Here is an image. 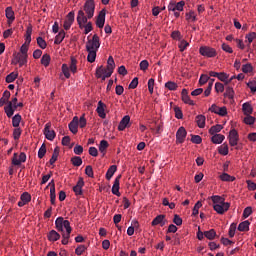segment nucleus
I'll use <instances>...</instances> for the list:
<instances>
[{
    "label": "nucleus",
    "instance_id": "f257e3e1",
    "mask_svg": "<svg viewBox=\"0 0 256 256\" xmlns=\"http://www.w3.org/2000/svg\"><path fill=\"white\" fill-rule=\"evenodd\" d=\"M185 7V1H180V2H173L171 1L168 4V11L169 13H173L174 17L176 19H179L181 17V11H183V8Z\"/></svg>",
    "mask_w": 256,
    "mask_h": 256
},
{
    "label": "nucleus",
    "instance_id": "f03ea898",
    "mask_svg": "<svg viewBox=\"0 0 256 256\" xmlns=\"http://www.w3.org/2000/svg\"><path fill=\"white\" fill-rule=\"evenodd\" d=\"M55 226L57 231H60L61 233H64L63 229H66L67 233H71L72 231L71 222H69V220H65L63 217H58L55 220Z\"/></svg>",
    "mask_w": 256,
    "mask_h": 256
},
{
    "label": "nucleus",
    "instance_id": "7ed1b4c3",
    "mask_svg": "<svg viewBox=\"0 0 256 256\" xmlns=\"http://www.w3.org/2000/svg\"><path fill=\"white\" fill-rule=\"evenodd\" d=\"M101 47V42L99 39V35L94 34L92 39H88L86 43V51H99Z\"/></svg>",
    "mask_w": 256,
    "mask_h": 256
},
{
    "label": "nucleus",
    "instance_id": "20e7f679",
    "mask_svg": "<svg viewBox=\"0 0 256 256\" xmlns=\"http://www.w3.org/2000/svg\"><path fill=\"white\" fill-rule=\"evenodd\" d=\"M83 10L88 15V19H93L95 15V0H86Z\"/></svg>",
    "mask_w": 256,
    "mask_h": 256
},
{
    "label": "nucleus",
    "instance_id": "39448f33",
    "mask_svg": "<svg viewBox=\"0 0 256 256\" xmlns=\"http://www.w3.org/2000/svg\"><path fill=\"white\" fill-rule=\"evenodd\" d=\"M199 53L200 55H202L203 57H216L217 56V50H215L212 47L209 46H202L199 49Z\"/></svg>",
    "mask_w": 256,
    "mask_h": 256
},
{
    "label": "nucleus",
    "instance_id": "423d86ee",
    "mask_svg": "<svg viewBox=\"0 0 256 256\" xmlns=\"http://www.w3.org/2000/svg\"><path fill=\"white\" fill-rule=\"evenodd\" d=\"M25 161H27V154L25 152H21L20 155L17 153L13 154L12 165L19 166L21 163H25Z\"/></svg>",
    "mask_w": 256,
    "mask_h": 256
},
{
    "label": "nucleus",
    "instance_id": "0eeeda50",
    "mask_svg": "<svg viewBox=\"0 0 256 256\" xmlns=\"http://www.w3.org/2000/svg\"><path fill=\"white\" fill-rule=\"evenodd\" d=\"M229 207H231V204L229 202L222 203V204H213V209L218 213V215H223V213H226V211H229Z\"/></svg>",
    "mask_w": 256,
    "mask_h": 256
},
{
    "label": "nucleus",
    "instance_id": "6e6552de",
    "mask_svg": "<svg viewBox=\"0 0 256 256\" xmlns=\"http://www.w3.org/2000/svg\"><path fill=\"white\" fill-rule=\"evenodd\" d=\"M75 22V12L71 11L67 14L66 20L64 21L63 27L65 31H69L71 29V25Z\"/></svg>",
    "mask_w": 256,
    "mask_h": 256
},
{
    "label": "nucleus",
    "instance_id": "1a4fd4ad",
    "mask_svg": "<svg viewBox=\"0 0 256 256\" xmlns=\"http://www.w3.org/2000/svg\"><path fill=\"white\" fill-rule=\"evenodd\" d=\"M18 99L16 96H12V100L8 102L7 106L4 107V111L9 119L13 117V105L17 103Z\"/></svg>",
    "mask_w": 256,
    "mask_h": 256
},
{
    "label": "nucleus",
    "instance_id": "9d476101",
    "mask_svg": "<svg viewBox=\"0 0 256 256\" xmlns=\"http://www.w3.org/2000/svg\"><path fill=\"white\" fill-rule=\"evenodd\" d=\"M107 15V10L102 9L98 16L96 17V26L98 29H103L105 27V16Z\"/></svg>",
    "mask_w": 256,
    "mask_h": 256
},
{
    "label": "nucleus",
    "instance_id": "9b49d317",
    "mask_svg": "<svg viewBox=\"0 0 256 256\" xmlns=\"http://www.w3.org/2000/svg\"><path fill=\"white\" fill-rule=\"evenodd\" d=\"M44 135L48 141H53L55 137H57V134L55 133V130H51V123H46L44 127Z\"/></svg>",
    "mask_w": 256,
    "mask_h": 256
},
{
    "label": "nucleus",
    "instance_id": "f8f14e48",
    "mask_svg": "<svg viewBox=\"0 0 256 256\" xmlns=\"http://www.w3.org/2000/svg\"><path fill=\"white\" fill-rule=\"evenodd\" d=\"M151 225L152 227H157V225H160V227H165V225H167V219H165V215L160 214L156 216L151 222Z\"/></svg>",
    "mask_w": 256,
    "mask_h": 256
},
{
    "label": "nucleus",
    "instance_id": "ddd939ff",
    "mask_svg": "<svg viewBox=\"0 0 256 256\" xmlns=\"http://www.w3.org/2000/svg\"><path fill=\"white\" fill-rule=\"evenodd\" d=\"M228 139L231 147H236L237 143H239V133L237 132V130L232 129L230 131Z\"/></svg>",
    "mask_w": 256,
    "mask_h": 256
},
{
    "label": "nucleus",
    "instance_id": "4468645a",
    "mask_svg": "<svg viewBox=\"0 0 256 256\" xmlns=\"http://www.w3.org/2000/svg\"><path fill=\"white\" fill-rule=\"evenodd\" d=\"M187 137V130L185 127H180L176 132V143H185V138Z\"/></svg>",
    "mask_w": 256,
    "mask_h": 256
},
{
    "label": "nucleus",
    "instance_id": "2eb2a0df",
    "mask_svg": "<svg viewBox=\"0 0 256 256\" xmlns=\"http://www.w3.org/2000/svg\"><path fill=\"white\" fill-rule=\"evenodd\" d=\"M69 131L73 133V135H77L79 131V117L75 116L72 121L68 124Z\"/></svg>",
    "mask_w": 256,
    "mask_h": 256
},
{
    "label": "nucleus",
    "instance_id": "dca6fc26",
    "mask_svg": "<svg viewBox=\"0 0 256 256\" xmlns=\"http://www.w3.org/2000/svg\"><path fill=\"white\" fill-rule=\"evenodd\" d=\"M105 109H107V105L103 103V101H99L98 106L96 108V113H98V116L101 119H105V117H107V114L105 113Z\"/></svg>",
    "mask_w": 256,
    "mask_h": 256
},
{
    "label": "nucleus",
    "instance_id": "f3484780",
    "mask_svg": "<svg viewBox=\"0 0 256 256\" xmlns=\"http://www.w3.org/2000/svg\"><path fill=\"white\" fill-rule=\"evenodd\" d=\"M130 122H131V117L129 115L124 116L118 125V131H125V129L129 127Z\"/></svg>",
    "mask_w": 256,
    "mask_h": 256
},
{
    "label": "nucleus",
    "instance_id": "a211bd4d",
    "mask_svg": "<svg viewBox=\"0 0 256 256\" xmlns=\"http://www.w3.org/2000/svg\"><path fill=\"white\" fill-rule=\"evenodd\" d=\"M85 185V181L83 178H79L77 184L73 187V191L75 195H83V187Z\"/></svg>",
    "mask_w": 256,
    "mask_h": 256
},
{
    "label": "nucleus",
    "instance_id": "6ab92c4d",
    "mask_svg": "<svg viewBox=\"0 0 256 256\" xmlns=\"http://www.w3.org/2000/svg\"><path fill=\"white\" fill-rule=\"evenodd\" d=\"M121 181V175L117 176L114 180V184L112 186V193L117 197H121V192H119V183Z\"/></svg>",
    "mask_w": 256,
    "mask_h": 256
},
{
    "label": "nucleus",
    "instance_id": "aec40b11",
    "mask_svg": "<svg viewBox=\"0 0 256 256\" xmlns=\"http://www.w3.org/2000/svg\"><path fill=\"white\" fill-rule=\"evenodd\" d=\"M6 19H8V24L11 25L15 21V11L11 6L7 7L5 10Z\"/></svg>",
    "mask_w": 256,
    "mask_h": 256
},
{
    "label": "nucleus",
    "instance_id": "412c9836",
    "mask_svg": "<svg viewBox=\"0 0 256 256\" xmlns=\"http://www.w3.org/2000/svg\"><path fill=\"white\" fill-rule=\"evenodd\" d=\"M10 98H11V92H9V90H5L3 92L2 97L0 98V107H3V105H9Z\"/></svg>",
    "mask_w": 256,
    "mask_h": 256
},
{
    "label": "nucleus",
    "instance_id": "4be33fe9",
    "mask_svg": "<svg viewBox=\"0 0 256 256\" xmlns=\"http://www.w3.org/2000/svg\"><path fill=\"white\" fill-rule=\"evenodd\" d=\"M181 95L182 101L184 103H186L187 105H195V102H193V100H191V97H189V92L187 91V89H183Z\"/></svg>",
    "mask_w": 256,
    "mask_h": 256
},
{
    "label": "nucleus",
    "instance_id": "5701e85b",
    "mask_svg": "<svg viewBox=\"0 0 256 256\" xmlns=\"http://www.w3.org/2000/svg\"><path fill=\"white\" fill-rule=\"evenodd\" d=\"M47 238H48V241L55 243V241H59V239H61V235L57 231L51 230L48 233Z\"/></svg>",
    "mask_w": 256,
    "mask_h": 256
},
{
    "label": "nucleus",
    "instance_id": "b1692460",
    "mask_svg": "<svg viewBox=\"0 0 256 256\" xmlns=\"http://www.w3.org/2000/svg\"><path fill=\"white\" fill-rule=\"evenodd\" d=\"M107 69L109 70L107 76L113 75V71H115V60L113 59V56H109L108 58Z\"/></svg>",
    "mask_w": 256,
    "mask_h": 256
},
{
    "label": "nucleus",
    "instance_id": "393cba45",
    "mask_svg": "<svg viewBox=\"0 0 256 256\" xmlns=\"http://www.w3.org/2000/svg\"><path fill=\"white\" fill-rule=\"evenodd\" d=\"M50 202H51V205H55V199L57 197V195L55 194V181L52 180L50 182Z\"/></svg>",
    "mask_w": 256,
    "mask_h": 256
},
{
    "label": "nucleus",
    "instance_id": "a878e982",
    "mask_svg": "<svg viewBox=\"0 0 256 256\" xmlns=\"http://www.w3.org/2000/svg\"><path fill=\"white\" fill-rule=\"evenodd\" d=\"M117 173V165H112L106 172V179L111 181L112 177Z\"/></svg>",
    "mask_w": 256,
    "mask_h": 256
},
{
    "label": "nucleus",
    "instance_id": "bb28decb",
    "mask_svg": "<svg viewBox=\"0 0 256 256\" xmlns=\"http://www.w3.org/2000/svg\"><path fill=\"white\" fill-rule=\"evenodd\" d=\"M83 19H85V11L79 10L77 14L76 21L78 23L79 29H83Z\"/></svg>",
    "mask_w": 256,
    "mask_h": 256
},
{
    "label": "nucleus",
    "instance_id": "cd10ccee",
    "mask_svg": "<svg viewBox=\"0 0 256 256\" xmlns=\"http://www.w3.org/2000/svg\"><path fill=\"white\" fill-rule=\"evenodd\" d=\"M212 143L215 145L221 144L222 141H225V135L223 134H214L211 138Z\"/></svg>",
    "mask_w": 256,
    "mask_h": 256
},
{
    "label": "nucleus",
    "instance_id": "c85d7f7f",
    "mask_svg": "<svg viewBox=\"0 0 256 256\" xmlns=\"http://www.w3.org/2000/svg\"><path fill=\"white\" fill-rule=\"evenodd\" d=\"M27 57L28 55H22L21 53H17V62L19 67H23V65H27Z\"/></svg>",
    "mask_w": 256,
    "mask_h": 256
},
{
    "label": "nucleus",
    "instance_id": "c756f323",
    "mask_svg": "<svg viewBox=\"0 0 256 256\" xmlns=\"http://www.w3.org/2000/svg\"><path fill=\"white\" fill-rule=\"evenodd\" d=\"M63 39H65V30H61L58 35L55 37L54 44L61 45L63 43Z\"/></svg>",
    "mask_w": 256,
    "mask_h": 256
},
{
    "label": "nucleus",
    "instance_id": "7c9ffc66",
    "mask_svg": "<svg viewBox=\"0 0 256 256\" xmlns=\"http://www.w3.org/2000/svg\"><path fill=\"white\" fill-rule=\"evenodd\" d=\"M242 111L244 115H251V113H253V107L250 103L246 102L242 105Z\"/></svg>",
    "mask_w": 256,
    "mask_h": 256
},
{
    "label": "nucleus",
    "instance_id": "2f4dec72",
    "mask_svg": "<svg viewBox=\"0 0 256 256\" xmlns=\"http://www.w3.org/2000/svg\"><path fill=\"white\" fill-rule=\"evenodd\" d=\"M22 119H23V118L21 117L20 114L14 115V116L12 117V126H13L14 128L19 127V125H21Z\"/></svg>",
    "mask_w": 256,
    "mask_h": 256
},
{
    "label": "nucleus",
    "instance_id": "473e14b6",
    "mask_svg": "<svg viewBox=\"0 0 256 256\" xmlns=\"http://www.w3.org/2000/svg\"><path fill=\"white\" fill-rule=\"evenodd\" d=\"M204 237H206V239H209V241H213V239L217 237V232H215V229H210L209 231L204 232Z\"/></svg>",
    "mask_w": 256,
    "mask_h": 256
},
{
    "label": "nucleus",
    "instance_id": "72a5a7b5",
    "mask_svg": "<svg viewBox=\"0 0 256 256\" xmlns=\"http://www.w3.org/2000/svg\"><path fill=\"white\" fill-rule=\"evenodd\" d=\"M87 52H88V56H87L88 63H95V59H97V51L87 50Z\"/></svg>",
    "mask_w": 256,
    "mask_h": 256
},
{
    "label": "nucleus",
    "instance_id": "f704fd0d",
    "mask_svg": "<svg viewBox=\"0 0 256 256\" xmlns=\"http://www.w3.org/2000/svg\"><path fill=\"white\" fill-rule=\"evenodd\" d=\"M205 116L204 115H198L196 116V123L200 129L205 128Z\"/></svg>",
    "mask_w": 256,
    "mask_h": 256
},
{
    "label": "nucleus",
    "instance_id": "c9c22d12",
    "mask_svg": "<svg viewBox=\"0 0 256 256\" xmlns=\"http://www.w3.org/2000/svg\"><path fill=\"white\" fill-rule=\"evenodd\" d=\"M186 15V21H191L192 23H195L197 21V14H195V11L190 10Z\"/></svg>",
    "mask_w": 256,
    "mask_h": 256
},
{
    "label": "nucleus",
    "instance_id": "e433bc0d",
    "mask_svg": "<svg viewBox=\"0 0 256 256\" xmlns=\"http://www.w3.org/2000/svg\"><path fill=\"white\" fill-rule=\"evenodd\" d=\"M250 225L251 223L248 220H245L238 225V231H249Z\"/></svg>",
    "mask_w": 256,
    "mask_h": 256
},
{
    "label": "nucleus",
    "instance_id": "4c0bfd02",
    "mask_svg": "<svg viewBox=\"0 0 256 256\" xmlns=\"http://www.w3.org/2000/svg\"><path fill=\"white\" fill-rule=\"evenodd\" d=\"M32 33H33V27L32 26H28L27 30H26V35H25V37H26V41H25L26 45H31V35H32Z\"/></svg>",
    "mask_w": 256,
    "mask_h": 256
},
{
    "label": "nucleus",
    "instance_id": "58836bf2",
    "mask_svg": "<svg viewBox=\"0 0 256 256\" xmlns=\"http://www.w3.org/2000/svg\"><path fill=\"white\" fill-rule=\"evenodd\" d=\"M222 129H223V126L221 124H217L215 126H212L209 129V133H210V135H217V133H220V131H222Z\"/></svg>",
    "mask_w": 256,
    "mask_h": 256
},
{
    "label": "nucleus",
    "instance_id": "ea45409f",
    "mask_svg": "<svg viewBox=\"0 0 256 256\" xmlns=\"http://www.w3.org/2000/svg\"><path fill=\"white\" fill-rule=\"evenodd\" d=\"M51 63V56L49 54H44L41 58V65L44 67H49V64Z\"/></svg>",
    "mask_w": 256,
    "mask_h": 256
},
{
    "label": "nucleus",
    "instance_id": "a19ab883",
    "mask_svg": "<svg viewBox=\"0 0 256 256\" xmlns=\"http://www.w3.org/2000/svg\"><path fill=\"white\" fill-rule=\"evenodd\" d=\"M218 153L220 154V155H229V146L226 144V143H224V144H222L219 148H218Z\"/></svg>",
    "mask_w": 256,
    "mask_h": 256
},
{
    "label": "nucleus",
    "instance_id": "79ce46f5",
    "mask_svg": "<svg viewBox=\"0 0 256 256\" xmlns=\"http://www.w3.org/2000/svg\"><path fill=\"white\" fill-rule=\"evenodd\" d=\"M71 163L74 167H81V165H83V159L79 156H74L71 158Z\"/></svg>",
    "mask_w": 256,
    "mask_h": 256
},
{
    "label": "nucleus",
    "instance_id": "37998d69",
    "mask_svg": "<svg viewBox=\"0 0 256 256\" xmlns=\"http://www.w3.org/2000/svg\"><path fill=\"white\" fill-rule=\"evenodd\" d=\"M71 73H77V59L75 57H71L70 66H68Z\"/></svg>",
    "mask_w": 256,
    "mask_h": 256
},
{
    "label": "nucleus",
    "instance_id": "c03bdc74",
    "mask_svg": "<svg viewBox=\"0 0 256 256\" xmlns=\"http://www.w3.org/2000/svg\"><path fill=\"white\" fill-rule=\"evenodd\" d=\"M58 157H59V147H56L54 149L52 157L49 160L50 165H54V163L57 161Z\"/></svg>",
    "mask_w": 256,
    "mask_h": 256
},
{
    "label": "nucleus",
    "instance_id": "a18cd8bd",
    "mask_svg": "<svg viewBox=\"0 0 256 256\" xmlns=\"http://www.w3.org/2000/svg\"><path fill=\"white\" fill-rule=\"evenodd\" d=\"M108 147H109V142H107V140L100 141V145H99L100 153H103V155H105V151H107Z\"/></svg>",
    "mask_w": 256,
    "mask_h": 256
},
{
    "label": "nucleus",
    "instance_id": "49530a36",
    "mask_svg": "<svg viewBox=\"0 0 256 256\" xmlns=\"http://www.w3.org/2000/svg\"><path fill=\"white\" fill-rule=\"evenodd\" d=\"M234 95L235 91L233 90V88L231 86H227L224 97H228V99H233Z\"/></svg>",
    "mask_w": 256,
    "mask_h": 256
},
{
    "label": "nucleus",
    "instance_id": "de8ad7c7",
    "mask_svg": "<svg viewBox=\"0 0 256 256\" xmlns=\"http://www.w3.org/2000/svg\"><path fill=\"white\" fill-rule=\"evenodd\" d=\"M166 89H169V91H177V88L179 87L177 83L173 81H168L165 83Z\"/></svg>",
    "mask_w": 256,
    "mask_h": 256
},
{
    "label": "nucleus",
    "instance_id": "09e8293b",
    "mask_svg": "<svg viewBox=\"0 0 256 256\" xmlns=\"http://www.w3.org/2000/svg\"><path fill=\"white\" fill-rule=\"evenodd\" d=\"M211 199L214 205H221L223 203H227L225 202V199H223L221 196H212Z\"/></svg>",
    "mask_w": 256,
    "mask_h": 256
},
{
    "label": "nucleus",
    "instance_id": "8fccbe9b",
    "mask_svg": "<svg viewBox=\"0 0 256 256\" xmlns=\"http://www.w3.org/2000/svg\"><path fill=\"white\" fill-rule=\"evenodd\" d=\"M46 153H47V146L45 145V143H43L38 150L39 159H43V157H45Z\"/></svg>",
    "mask_w": 256,
    "mask_h": 256
},
{
    "label": "nucleus",
    "instance_id": "3c124183",
    "mask_svg": "<svg viewBox=\"0 0 256 256\" xmlns=\"http://www.w3.org/2000/svg\"><path fill=\"white\" fill-rule=\"evenodd\" d=\"M17 77H19L18 73L11 72L10 74H8L6 76V83H13V81H15V79H17Z\"/></svg>",
    "mask_w": 256,
    "mask_h": 256
},
{
    "label": "nucleus",
    "instance_id": "603ef678",
    "mask_svg": "<svg viewBox=\"0 0 256 256\" xmlns=\"http://www.w3.org/2000/svg\"><path fill=\"white\" fill-rule=\"evenodd\" d=\"M21 133H23V130L20 127H17L13 130V138L15 141H19L21 138Z\"/></svg>",
    "mask_w": 256,
    "mask_h": 256
},
{
    "label": "nucleus",
    "instance_id": "864d4df0",
    "mask_svg": "<svg viewBox=\"0 0 256 256\" xmlns=\"http://www.w3.org/2000/svg\"><path fill=\"white\" fill-rule=\"evenodd\" d=\"M69 71H71L69 65L62 64V73L66 77V79H69L71 77V73Z\"/></svg>",
    "mask_w": 256,
    "mask_h": 256
},
{
    "label": "nucleus",
    "instance_id": "5fc2aeb1",
    "mask_svg": "<svg viewBox=\"0 0 256 256\" xmlns=\"http://www.w3.org/2000/svg\"><path fill=\"white\" fill-rule=\"evenodd\" d=\"M220 179L221 181H227V182L235 181V177L229 175L228 173H223L222 175H220Z\"/></svg>",
    "mask_w": 256,
    "mask_h": 256
},
{
    "label": "nucleus",
    "instance_id": "6e6d98bb",
    "mask_svg": "<svg viewBox=\"0 0 256 256\" xmlns=\"http://www.w3.org/2000/svg\"><path fill=\"white\" fill-rule=\"evenodd\" d=\"M87 126V119L85 118V114H83L80 119L78 118V127L80 129H84Z\"/></svg>",
    "mask_w": 256,
    "mask_h": 256
},
{
    "label": "nucleus",
    "instance_id": "4d7b16f0",
    "mask_svg": "<svg viewBox=\"0 0 256 256\" xmlns=\"http://www.w3.org/2000/svg\"><path fill=\"white\" fill-rule=\"evenodd\" d=\"M84 34L89 35L91 31H93V23L88 22L87 24H83Z\"/></svg>",
    "mask_w": 256,
    "mask_h": 256
},
{
    "label": "nucleus",
    "instance_id": "13d9d810",
    "mask_svg": "<svg viewBox=\"0 0 256 256\" xmlns=\"http://www.w3.org/2000/svg\"><path fill=\"white\" fill-rule=\"evenodd\" d=\"M201 207H203V204L201 203V201H198L195 205L194 208L192 210V215L194 217H196V215H199V209H201Z\"/></svg>",
    "mask_w": 256,
    "mask_h": 256
},
{
    "label": "nucleus",
    "instance_id": "bf43d9fd",
    "mask_svg": "<svg viewBox=\"0 0 256 256\" xmlns=\"http://www.w3.org/2000/svg\"><path fill=\"white\" fill-rule=\"evenodd\" d=\"M172 39L175 41H181L183 39V35H181V32L179 30H175L171 33Z\"/></svg>",
    "mask_w": 256,
    "mask_h": 256
},
{
    "label": "nucleus",
    "instance_id": "052dcab7",
    "mask_svg": "<svg viewBox=\"0 0 256 256\" xmlns=\"http://www.w3.org/2000/svg\"><path fill=\"white\" fill-rule=\"evenodd\" d=\"M85 175H87V177H90L91 179L95 177V174L93 173V166L91 165L86 166Z\"/></svg>",
    "mask_w": 256,
    "mask_h": 256
},
{
    "label": "nucleus",
    "instance_id": "680f3d73",
    "mask_svg": "<svg viewBox=\"0 0 256 256\" xmlns=\"http://www.w3.org/2000/svg\"><path fill=\"white\" fill-rule=\"evenodd\" d=\"M37 45L40 47V49H47V42L43 37L37 38Z\"/></svg>",
    "mask_w": 256,
    "mask_h": 256
},
{
    "label": "nucleus",
    "instance_id": "e2e57ef3",
    "mask_svg": "<svg viewBox=\"0 0 256 256\" xmlns=\"http://www.w3.org/2000/svg\"><path fill=\"white\" fill-rule=\"evenodd\" d=\"M20 199L27 205V203H29L31 201V194H29L28 192H24L21 195Z\"/></svg>",
    "mask_w": 256,
    "mask_h": 256
},
{
    "label": "nucleus",
    "instance_id": "0e129e2a",
    "mask_svg": "<svg viewBox=\"0 0 256 256\" xmlns=\"http://www.w3.org/2000/svg\"><path fill=\"white\" fill-rule=\"evenodd\" d=\"M218 79L219 81H222L223 83H225V85H227V79H229V76L225 72H220L218 73Z\"/></svg>",
    "mask_w": 256,
    "mask_h": 256
},
{
    "label": "nucleus",
    "instance_id": "69168bd1",
    "mask_svg": "<svg viewBox=\"0 0 256 256\" xmlns=\"http://www.w3.org/2000/svg\"><path fill=\"white\" fill-rule=\"evenodd\" d=\"M244 123H246V125H253L255 123V117L251 116V114L246 115Z\"/></svg>",
    "mask_w": 256,
    "mask_h": 256
},
{
    "label": "nucleus",
    "instance_id": "338daca9",
    "mask_svg": "<svg viewBox=\"0 0 256 256\" xmlns=\"http://www.w3.org/2000/svg\"><path fill=\"white\" fill-rule=\"evenodd\" d=\"M191 141L195 143V145H201V143H203V139L199 135H192Z\"/></svg>",
    "mask_w": 256,
    "mask_h": 256
},
{
    "label": "nucleus",
    "instance_id": "774afa93",
    "mask_svg": "<svg viewBox=\"0 0 256 256\" xmlns=\"http://www.w3.org/2000/svg\"><path fill=\"white\" fill-rule=\"evenodd\" d=\"M188 45H189V42H187L186 40H180L178 47H179L181 53H183V51H185V49H187Z\"/></svg>",
    "mask_w": 256,
    "mask_h": 256
}]
</instances>
